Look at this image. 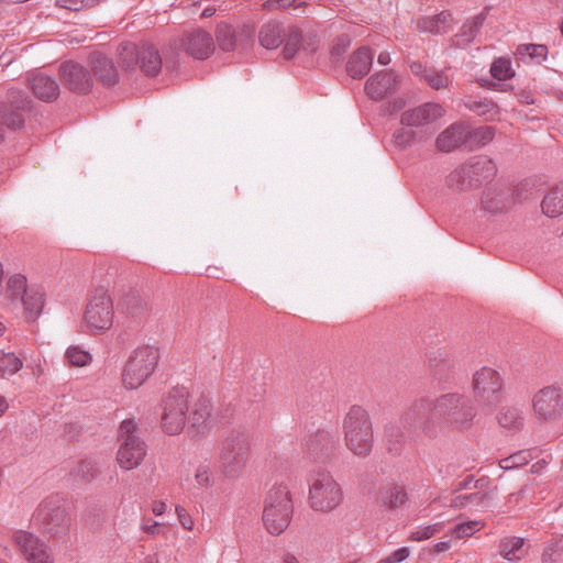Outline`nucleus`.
Masks as SVG:
<instances>
[{
	"mask_svg": "<svg viewBox=\"0 0 563 563\" xmlns=\"http://www.w3.org/2000/svg\"><path fill=\"white\" fill-rule=\"evenodd\" d=\"M476 415L472 399L463 393L451 391L434 398H417L404 411L401 424L418 437L432 441L445 431L468 430Z\"/></svg>",
	"mask_w": 563,
	"mask_h": 563,
	"instance_id": "nucleus-1",
	"label": "nucleus"
},
{
	"mask_svg": "<svg viewBox=\"0 0 563 563\" xmlns=\"http://www.w3.org/2000/svg\"><path fill=\"white\" fill-rule=\"evenodd\" d=\"M345 448L356 457L365 459L374 448V428L368 411L362 406L350 407L342 420Z\"/></svg>",
	"mask_w": 563,
	"mask_h": 563,
	"instance_id": "nucleus-2",
	"label": "nucleus"
},
{
	"mask_svg": "<svg viewBox=\"0 0 563 563\" xmlns=\"http://www.w3.org/2000/svg\"><path fill=\"white\" fill-rule=\"evenodd\" d=\"M308 482V504L317 512L329 514L343 501L344 494L341 484L328 470L310 472Z\"/></svg>",
	"mask_w": 563,
	"mask_h": 563,
	"instance_id": "nucleus-3",
	"label": "nucleus"
},
{
	"mask_svg": "<svg viewBox=\"0 0 563 563\" xmlns=\"http://www.w3.org/2000/svg\"><path fill=\"white\" fill-rule=\"evenodd\" d=\"M294 515L291 493L286 484H275L264 498L263 523L272 536H279L289 526Z\"/></svg>",
	"mask_w": 563,
	"mask_h": 563,
	"instance_id": "nucleus-4",
	"label": "nucleus"
},
{
	"mask_svg": "<svg viewBox=\"0 0 563 563\" xmlns=\"http://www.w3.org/2000/svg\"><path fill=\"white\" fill-rule=\"evenodd\" d=\"M159 360L158 349L140 345L128 356L122 369V383L126 389H137L155 372Z\"/></svg>",
	"mask_w": 563,
	"mask_h": 563,
	"instance_id": "nucleus-5",
	"label": "nucleus"
},
{
	"mask_svg": "<svg viewBox=\"0 0 563 563\" xmlns=\"http://www.w3.org/2000/svg\"><path fill=\"white\" fill-rule=\"evenodd\" d=\"M471 386L474 400L482 411L493 412L501 401L504 379L493 367L483 366L475 371Z\"/></svg>",
	"mask_w": 563,
	"mask_h": 563,
	"instance_id": "nucleus-6",
	"label": "nucleus"
},
{
	"mask_svg": "<svg viewBox=\"0 0 563 563\" xmlns=\"http://www.w3.org/2000/svg\"><path fill=\"white\" fill-rule=\"evenodd\" d=\"M189 394L183 387L169 390L161 402L159 426L168 435L179 434L187 422L189 412Z\"/></svg>",
	"mask_w": 563,
	"mask_h": 563,
	"instance_id": "nucleus-7",
	"label": "nucleus"
},
{
	"mask_svg": "<svg viewBox=\"0 0 563 563\" xmlns=\"http://www.w3.org/2000/svg\"><path fill=\"white\" fill-rule=\"evenodd\" d=\"M250 441L246 433L232 431L222 442L219 453V466L227 477L239 476L249 460Z\"/></svg>",
	"mask_w": 563,
	"mask_h": 563,
	"instance_id": "nucleus-8",
	"label": "nucleus"
},
{
	"mask_svg": "<svg viewBox=\"0 0 563 563\" xmlns=\"http://www.w3.org/2000/svg\"><path fill=\"white\" fill-rule=\"evenodd\" d=\"M145 442L137 434L136 423L126 419L120 424V446L117 460L121 468L130 471L136 468L146 455Z\"/></svg>",
	"mask_w": 563,
	"mask_h": 563,
	"instance_id": "nucleus-9",
	"label": "nucleus"
},
{
	"mask_svg": "<svg viewBox=\"0 0 563 563\" xmlns=\"http://www.w3.org/2000/svg\"><path fill=\"white\" fill-rule=\"evenodd\" d=\"M85 322L92 332L111 328L114 318L113 301L103 289H97L88 301Z\"/></svg>",
	"mask_w": 563,
	"mask_h": 563,
	"instance_id": "nucleus-10",
	"label": "nucleus"
},
{
	"mask_svg": "<svg viewBox=\"0 0 563 563\" xmlns=\"http://www.w3.org/2000/svg\"><path fill=\"white\" fill-rule=\"evenodd\" d=\"M35 519L54 536L65 534L70 526L69 515L58 498L44 500L36 510Z\"/></svg>",
	"mask_w": 563,
	"mask_h": 563,
	"instance_id": "nucleus-11",
	"label": "nucleus"
},
{
	"mask_svg": "<svg viewBox=\"0 0 563 563\" xmlns=\"http://www.w3.org/2000/svg\"><path fill=\"white\" fill-rule=\"evenodd\" d=\"M532 409L536 417L543 421H555L563 413V389L556 386H547L534 394Z\"/></svg>",
	"mask_w": 563,
	"mask_h": 563,
	"instance_id": "nucleus-12",
	"label": "nucleus"
},
{
	"mask_svg": "<svg viewBox=\"0 0 563 563\" xmlns=\"http://www.w3.org/2000/svg\"><path fill=\"white\" fill-rule=\"evenodd\" d=\"M445 113L446 110L441 103L429 101L405 110L400 115V123L408 128H429Z\"/></svg>",
	"mask_w": 563,
	"mask_h": 563,
	"instance_id": "nucleus-13",
	"label": "nucleus"
},
{
	"mask_svg": "<svg viewBox=\"0 0 563 563\" xmlns=\"http://www.w3.org/2000/svg\"><path fill=\"white\" fill-rule=\"evenodd\" d=\"M338 446V434L334 430L319 429L306 438L303 451L314 461L330 460Z\"/></svg>",
	"mask_w": 563,
	"mask_h": 563,
	"instance_id": "nucleus-14",
	"label": "nucleus"
},
{
	"mask_svg": "<svg viewBox=\"0 0 563 563\" xmlns=\"http://www.w3.org/2000/svg\"><path fill=\"white\" fill-rule=\"evenodd\" d=\"M187 422L188 434L191 439H199L207 435L214 423L210 400L205 397L199 398L191 407Z\"/></svg>",
	"mask_w": 563,
	"mask_h": 563,
	"instance_id": "nucleus-15",
	"label": "nucleus"
},
{
	"mask_svg": "<svg viewBox=\"0 0 563 563\" xmlns=\"http://www.w3.org/2000/svg\"><path fill=\"white\" fill-rule=\"evenodd\" d=\"M59 75L64 86L76 93H87L92 87L89 71L78 63H63L59 67Z\"/></svg>",
	"mask_w": 563,
	"mask_h": 563,
	"instance_id": "nucleus-16",
	"label": "nucleus"
},
{
	"mask_svg": "<svg viewBox=\"0 0 563 563\" xmlns=\"http://www.w3.org/2000/svg\"><path fill=\"white\" fill-rule=\"evenodd\" d=\"M288 32V38L283 48V55L286 59H291L298 52L312 54L318 49L320 40L314 32L303 33L295 25H291Z\"/></svg>",
	"mask_w": 563,
	"mask_h": 563,
	"instance_id": "nucleus-17",
	"label": "nucleus"
},
{
	"mask_svg": "<svg viewBox=\"0 0 563 563\" xmlns=\"http://www.w3.org/2000/svg\"><path fill=\"white\" fill-rule=\"evenodd\" d=\"M13 540L29 562L53 563V560L46 550L45 543H43L33 533L20 530L14 533Z\"/></svg>",
	"mask_w": 563,
	"mask_h": 563,
	"instance_id": "nucleus-18",
	"label": "nucleus"
},
{
	"mask_svg": "<svg viewBox=\"0 0 563 563\" xmlns=\"http://www.w3.org/2000/svg\"><path fill=\"white\" fill-rule=\"evenodd\" d=\"M216 37L222 51L231 52L243 48L250 44L252 30L246 26L233 27L228 23H220L217 26Z\"/></svg>",
	"mask_w": 563,
	"mask_h": 563,
	"instance_id": "nucleus-19",
	"label": "nucleus"
},
{
	"mask_svg": "<svg viewBox=\"0 0 563 563\" xmlns=\"http://www.w3.org/2000/svg\"><path fill=\"white\" fill-rule=\"evenodd\" d=\"M399 84V77L393 70H380L371 76L365 84L366 95L373 100H382L393 93Z\"/></svg>",
	"mask_w": 563,
	"mask_h": 563,
	"instance_id": "nucleus-20",
	"label": "nucleus"
},
{
	"mask_svg": "<svg viewBox=\"0 0 563 563\" xmlns=\"http://www.w3.org/2000/svg\"><path fill=\"white\" fill-rule=\"evenodd\" d=\"M410 71L419 80L427 84L433 90L448 89L452 86V77L446 70L438 69L433 66H426L420 62L409 63Z\"/></svg>",
	"mask_w": 563,
	"mask_h": 563,
	"instance_id": "nucleus-21",
	"label": "nucleus"
},
{
	"mask_svg": "<svg viewBox=\"0 0 563 563\" xmlns=\"http://www.w3.org/2000/svg\"><path fill=\"white\" fill-rule=\"evenodd\" d=\"M183 45L186 52L196 59H206L214 51L213 37L203 30H195L185 35Z\"/></svg>",
	"mask_w": 563,
	"mask_h": 563,
	"instance_id": "nucleus-22",
	"label": "nucleus"
},
{
	"mask_svg": "<svg viewBox=\"0 0 563 563\" xmlns=\"http://www.w3.org/2000/svg\"><path fill=\"white\" fill-rule=\"evenodd\" d=\"M27 85L34 96L45 102L55 100L59 95V85L57 81L40 70L32 71L27 75Z\"/></svg>",
	"mask_w": 563,
	"mask_h": 563,
	"instance_id": "nucleus-23",
	"label": "nucleus"
},
{
	"mask_svg": "<svg viewBox=\"0 0 563 563\" xmlns=\"http://www.w3.org/2000/svg\"><path fill=\"white\" fill-rule=\"evenodd\" d=\"M470 128L462 122H456L442 131L437 140L435 146L441 152H452L453 150L468 142Z\"/></svg>",
	"mask_w": 563,
	"mask_h": 563,
	"instance_id": "nucleus-24",
	"label": "nucleus"
},
{
	"mask_svg": "<svg viewBox=\"0 0 563 563\" xmlns=\"http://www.w3.org/2000/svg\"><path fill=\"white\" fill-rule=\"evenodd\" d=\"M119 311L134 322L145 320L150 314L148 301L136 292L124 295L119 301Z\"/></svg>",
	"mask_w": 563,
	"mask_h": 563,
	"instance_id": "nucleus-25",
	"label": "nucleus"
},
{
	"mask_svg": "<svg viewBox=\"0 0 563 563\" xmlns=\"http://www.w3.org/2000/svg\"><path fill=\"white\" fill-rule=\"evenodd\" d=\"M291 25H284L278 21H269L265 23L258 34L260 43L267 49H275L280 44L286 45L289 30Z\"/></svg>",
	"mask_w": 563,
	"mask_h": 563,
	"instance_id": "nucleus-26",
	"label": "nucleus"
},
{
	"mask_svg": "<svg viewBox=\"0 0 563 563\" xmlns=\"http://www.w3.org/2000/svg\"><path fill=\"white\" fill-rule=\"evenodd\" d=\"M23 312L27 321H35L41 316L46 302V295L41 286H30L22 297Z\"/></svg>",
	"mask_w": 563,
	"mask_h": 563,
	"instance_id": "nucleus-27",
	"label": "nucleus"
},
{
	"mask_svg": "<svg viewBox=\"0 0 563 563\" xmlns=\"http://www.w3.org/2000/svg\"><path fill=\"white\" fill-rule=\"evenodd\" d=\"M490 497V487L482 486V488H474L467 493L455 495L451 499V506L454 508H484Z\"/></svg>",
	"mask_w": 563,
	"mask_h": 563,
	"instance_id": "nucleus-28",
	"label": "nucleus"
},
{
	"mask_svg": "<svg viewBox=\"0 0 563 563\" xmlns=\"http://www.w3.org/2000/svg\"><path fill=\"white\" fill-rule=\"evenodd\" d=\"M90 64L95 76L107 86L114 85L118 80V71L111 59L100 53L90 55Z\"/></svg>",
	"mask_w": 563,
	"mask_h": 563,
	"instance_id": "nucleus-29",
	"label": "nucleus"
},
{
	"mask_svg": "<svg viewBox=\"0 0 563 563\" xmlns=\"http://www.w3.org/2000/svg\"><path fill=\"white\" fill-rule=\"evenodd\" d=\"M452 14L448 11H442L432 16H423L418 20L417 27L421 32L442 35L448 33L452 27Z\"/></svg>",
	"mask_w": 563,
	"mask_h": 563,
	"instance_id": "nucleus-30",
	"label": "nucleus"
},
{
	"mask_svg": "<svg viewBox=\"0 0 563 563\" xmlns=\"http://www.w3.org/2000/svg\"><path fill=\"white\" fill-rule=\"evenodd\" d=\"M470 174L473 176L474 185L477 186L481 183L490 179L496 174V165L487 156L479 155L472 157L465 163Z\"/></svg>",
	"mask_w": 563,
	"mask_h": 563,
	"instance_id": "nucleus-31",
	"label": "nucleus"
},
{
	"mask_svg": "<svg viewBox=\"0 0 563 563\" xmlns=\"http://www.w3.org/2000/svg\"><path fill=\"white\" fill-rule=\"evenodd\" d=\"M9 99L16 111H11L3 115L4 124L13 130L20 129L24 124V118L21 110H29L31 100L20 91H11Z\"/></svg>",
	"mask_w": 563,
	"mask_h": 563,
	"instance_id": "nucleus-32",
	"label": "nucleus"
},
{
	"mask_svg": "<svg viewBox=\"0 0 563 563\" xmlns=\"http://www.w3.org/2000/svg\"><path fill=\"white\" fill-rule=\"evenodd\" d=\"M374 54L366 47H361L356 52H354L349 58L346 65L347 74L354 78L358 79L365 76L371 66L373 64Z\"/></svg>",
	"mask_w": 563,
	"mask_h": 563,
	"instance_id": "nucleus-33",
	"label": "nucleus"
},
{
	"mask_svg": "<svg viewBox=\"0 0 563 563\" xmlns=\"http://www.w3.org/2000/svg\"><path fill=\"white\" fill-rule=\"evenodd\" d=\"M482 208L490 213H499L508 209L510 194L508 190L487 188L482 196Z\"/></svg>",
	"mask_w": 563,
	"mask_h": 563,
	"instance_id": "nucleus-34",
	"label": "nucleus"
},
{
	"mask_svg": "<svg viewBox=\"0 0 563 563\" xmlns=\"http://www.w3.org/2000/svg\"><path fill=\"white\" fill-rule=\"evenodd\" d=\"M140 67L147 76H155L162 69V57L158 51L148 44L140 47Z\"/></svg>",
	"mask_w": 563,
	"mask_h": 563,
	"instance_id": "nucleus-35",
	"label": "nucleus"
},
{
	"mask_svg": "<svg viewBox=\"0 0 563 563\" xmlns=\"http://www.w3.org/2000/svg\"><path fill=\"white\" fill-rule=\"evenodd\" d=\"M485 20H486V15L484 13H478L474 18H472L471 20L466 21L462 25L459 34L456 35V37H457V45L459 46H466L470 43H472L477 37V35L479 34L481 29L483 27Z\"/></svg>",
	"mask_w": 563,
	"mask_h": 563,
	"instance_id": "nucleus-36",
	"label": "nucleus"
},
{
	"mask_svg": "<svg viewBox=\"0 0 563 563\" xmlns=\"http://www.w3.org/2000/svg\"><path fill=\"white\" fill-rule=\"evenodd\" d=\"M541 207L544 214L551 218L563 213V183L550 190L543 198Z\"/></svg>",
	"mask_w": 563,
	"mask_h": 563,
	"instance_id": "nucleus-37",
	"label": "nucleus"
},
{
	"mask_svg": "<svg viewBox=\"0 0 563 563\" xmlns=\"http://www.w3.org/2000/svg\"><path fill=\"white\" fill-rule=\"evenodd\" d=\"M499 426L508 430H520L523 427V412L515 406H506L497 415Z\"/></svg>",
	"mask_w": 563,
	"mask_h": 563,
	"instance_id": "nucleus-38",
	"label": "nucleus"
},
{
	"mask_svg": "<svg viewBox=\"0 0 563 563\" xmlns=\"http://www.w3.org/2000/svg\"><path fill=\"white\" fill-rule=\"evenodd\" d=\"M446 185L454 190L461 191L475 186L466 164L461 165L449 174Z\"/></svg>",
	"mask_w": 563,
	"mask_h": 563,
	"instance_id": "nucleus-39",
	"label": "nucleus"
},
{
	"mask_svg": "<svg viewBox=\"0 0 563 563\" xmlns=\"http://www.w3.org/2000/svg\"><path fill=\"white\" fill-rule=\"evenodd\" d=\"M517 54L525 63L541 64L548 56V47L542 44H522L517 47Z\"/></svg>",
	"mask_w": 563,
	"mask_h": 563,
	"instance_id": "nucleus-40",
	"label": "nucleus"
},
{
	"mask_svg": "<svg viewBox=\"0 0 563 563\" xmlns=\"http://www.w3.org/2000/svg\"><path fill=\"white\" fill-rule=\"evenodd\" d=\"M465 107L477 115L485 117L486 119H493L498 113L497 104L486 98H468L465 101Z\"/></svg>",
	"mask_w": 563,
	"mask_h": 563,
	"instance_id": "nucleus-41",
	"label": "nucleus"
},
{
	"mask_svg": "<svg viewBox=\"0 0 563 563\" xmlns=\"http://www.w3.org/2000/svg\"><path fill=\"white\" fill-rule=\"evenodd\" d=\"M23 366V362L14 353H5L0 350V377H10L18 373Z\"/></svg>",
	"mask_w": 563,
	"mask_h": 563,
	"instance_id": "nucleus-42",
	"label": "nucleus"
},
{
	"mask_svg": "<svg viewBox=\"0 0 563 563\" xmlns=\"http://www.w3.org/2000/svg\"><path fill=\"white\" fill-rule=\"evenodd\" d=\"M523 539L519 537L505 538L500 541V553L508 561H517L521 559V549L523 547Z\"/></svg>",
	"mask_w": 563,
	"mask_h": 563,
	"instance_id": "nucleus-43",
	"label": "nucleus"
},
{
	"mask_svg": "<svg viewBox=\"0 0 563 563\" xmlns=\"http://www.w3.org/2000/svg\"><path fill=\"white\" fill-rule=\"evenodd\" d=\"M379 498L386 507L397 508L406 503L407 494L404 488L399 486H391L382 490Z\"/></svg>",
	"mask_w": 563,
	"mask_h": 563,
	"instance_id": "nucleus-44",
	"label": "nucleus"
},
{
	"mask_svg": "<svg viewBox=\"0 0 563 563\" xmlns=\"http://www.w3.org/2000/svg\"><path fill=\"white\" fill-rule=\"evenodd\" d=\"M140 47L132 43L122 44L119 48V57L121 64L130 69L134 68L140 63Z\"/></svg>",
	"mask_w": 563,
	"mask_h": 563,
	"instance_id": "nucleus-45",
	"label": "nucleus"
},
{
	"mask_svg": "<svg viewBox=\"0 0 563 563\" xmlns=\"http://www.w3.org/2000/svg\"><path fill=\"white\" fill-rule=\"evenodd\" d=\"M416 139L417 132L400 128L393 133V145L398 151H405L413 145Z\"/></svg>",
	"mask_w": 563,
	"mask_h": 563,
	"instance_id": "nucleus-46",
	"label": "nucleus"
},
{
	"mask_svg": "<svg viewBox=\"0 0 563 563\" xmlns=\"http://www.w3.org/2000/svg\"><path fill=\"white\" fill-rule=\"evenodd\" d=\"M531 460V451L522 450L500 460L499 465L504 470H512L528 464Z\"/></svg>",
	"mask_w": 563,
	"mask_h": 563,
	"instance_id": "nucleus-47",
	"label": "nucleus"
},
{
	"mask_svg": "<svg viewBox=\"0 0 563 563\" xmlns=\"http://www.w3.org/2000/svg\"><path fill=\"white\" fill-rule=\"evenodd\" d=\"M29 288L25 276L21 274H15L8 279L7 289L12 300L21 298Z\"/></svg>",
	"mask_w": 563,
	"mask_h": 563,
	"instance_id": "nucleus-48",
	"label": "nucleus"
},
{
	"mask_svg": "<svg viewBox=\"0 0 563 563\" xmlns=\"http://www.w3.org/2000/svg\"><path fill=\"white\" fill-rule=\"evenodd\" d=\"M65 357L73 366H86L90 364L92 357L90 353L80 346H69L66 350Z\"/></svg>",
	"mask_w": 563,
	"mask_h": 563,
	"instance_id": "nucleus-49",
	"label": "nucleus"
},
{
	"mask_svg": "<svg viewBox=\"0 0 563 563\" xmlns=\"http://www.w3.org/2000/svg\"><path fill=\"white\" fill-rule=\"evenodd\" d=\"M490 74L494 78L498 80H507L510 79L515 71L511 67V63L509 59L500 57L496 59L490 66Z\"/></svg>",
	"mask_w": 563,
	"mask_h": 563,
	"instance_id": "nucleus-50",
	"label": "nucleus"
},
{
	"mask_svg": "<svg viewBox=\"0 0 563 563\" xmlns=\"http://www.w3.org/2000/svg\"><path fill=\"white\" fill-rule=\"evenodd\" d=\"M495 129L493 126H481L473 131L470 130L468 142L472 145L483 146L493 141Z\"/></svg>",
	"mask_w": 563,
	"mask_h": 563,
	"instance_id": "nucleus-51",
	"label": "nucleus"
},
{
	"mask_svg": "<svg viewBox=\"0 0 563 563\" xmlns=\"http://www.w3.org/2000/svg\"><path fill=\"white\" fill-rule=\"evenodd\" d=\"M488 484L489 481L487 477H481L478 479H475L473 475H468L464 479L454 484L453 493L455 495L463 490L467 493L473 490L474 488H482V486H487Z\"/></svg>",
	"mask_w": 563,
	"mask_h": 563,
	"instance_id": "nucleus-52",
	"label": "nucleus"
},
{
	"mask_svg": "<svg viewBox=\"0 0 563 563\" xmlns=\"http://www.w3.org/2000/svg\"><path fill=\"white\" fill-rule=\"evenodd\" d=\"M482 527H483V525L479 521H476V520L463 522V523L457 525L453 529V536L456 539H462L464 537H470L474 532L478 531Z\"/></svg>",
	"mask_w": 563,
	"mask_h": 563,
	"instance_id": "nucleus-53",
	"label": "nucleus"
},
{
	"mask_svg": "<svg viewBox=\"0 0 563 563\" xmlns=\"http://www.w3.org/2000/svg\"><path fill=\"white\" fill-rule=\"evenodd\" d=\"M95 464L91 461H82L75 471L76 478L82 482H90L95 477Z\"/></svg>",
	"mask_w": 563,
	"mask_h": 563,
	"instance_id": "nucleus-54",
	"label": "nucleus"
},
{
	"mask_svg": "<svg viewBox=\"0 0 563 563\" xmlns=\"http://www.w3.org/2000/svg\"><path fill=\"white\" fill-rule=\"evenodd\" d=\"M166 526L152 518H143L141 521V530L151 536L165 534Z\"/></svg>",
	"mask_w": 563,
	"mask_h": 563,
	"instance_id": "nucleus-55",
	"label": "nucleus"
},
{
	"mask_svg": "<svg viewBox=\"0 0 563 563\" xmlns=\"http://www.w3.org/2000/svg\"><path fill=\"white\" fill-rule=\"evenodd\" d=\"M349 46V37L346 35L339 36L331 48V57L333 62L339 63Z\"/></svg>",
	"mask_w": 563,
	"mask_h": 563,
	"instance_id": "nucleus-56",
	"label": "nucleus"
},
{
	"mask_svg": "<svg viewBox=\"0 0 563 563\" xmlns=\"http://www.w3.org/2000/svg\"><path fill=\"white\" fill-rule=\"evenodd\" d=\"M296 0H266L262 3V8L266 11H283L295 7Z\"/></svg>",
	"mask_w": 563,
	"mask_h": 563,
	"instance_id": "nucleus-57",
	"label": "nucleus"
},
{
	"mask_svg": "<svg viewBox=\"0 0 563 563\" xmlns=\"http://www.w3.org/2000/svg\"><path fill=\"white\" fill-rule=\"evenodd\" d=\"M440 528H441L440 523L430 525V526L420 528L419 530L412 532L411 539L416 540V541L427 540V539L431 538L432 536H434L437 532H439Z\"/></svg>",
	"mask_w": 563,
	"mask_h": 563,
	"instance_id": "nucleus-58",
	"label": "nucleus"
},
{
	"mask_svg": "<svg viewBox=\"0 0 563 563\" xmlns=\"http://www.w3.org/2000/svg\"><path fill=\"white\" fill-rule=\"evenodd\" d=\"M196 481L200 486H209L211 484V471L208 465H200L196 471Z\"/></svg>",
	"mask_w": 563,
	"mask_h": 563,
	"instance_id": "nucleus-59",
	"label": "nucleus"
},
{
	"mask_svg": "<svg viewBox=\"0 0 563 563\" xmlns=\"http://www.w3.org/2000/svg\"><path fill=\"white\" fill-rule=\"evenodd\" d=\"M560 544L558 541L552 542L548 544L542 553V562L543 563H551L556 560V556L559 554Z\"/></svg>",
	"mask_w": 563,
	"mask_h": 563,
	"instance_id": "nucleus-60",
	"label": "nucleus"
},
{
	"mask_svg": "<svg viewBox=\"0 0 563 563\" xmlns=\"http://www.w3.org/2000/svg\"><path fill=\"white\" fill-rule=\"evenodd\" d=\"M409 549L407 547H404L394 551L390 555L384 559L382 563H401L409 556Z\"/></svg>",
	"mask_w": 563,
	"mask_h": 563,
	"instance_id": "nucleus-61",
	"label": "nucleus"
},
{
	"mask_svg": "<svg viewBox=\"0 0 563 563\" xmlns=\"http://www.w3.org/2000/svg\"><path fill=\"white\" fill-rule=\"evenodd\" d=\"M176 512L181 526L187 530H191L194 528V520L187 510L181 506H176Z\"/></svg>",
	"mask_w": 563,
	"mask_h": 563,
	"instance_id": "nucleus-62",
	"label": "nucleus"
},
{
	"mask_svg": "<svg viewBox=\"0 0 563 563\" xmlns=\"http://www.w3.org/2000/svg\"><path fill=\"white\" fill-rule=\"evenodd\" d=\"M56 5L59 8L78 11L82 9L81 0H57Z\"/></svg>",
	"mask_w": 563,
	"mask_h": 563,
	"instance_id": "nucleus-63",
	"label": "nucleus"
},
{
	"mask_svg": "<svg viewBox=\"0 0 563 563\" xmlns=\"http://www.w3.org/2000/svg\"><path fill=\"white\" fill-rule=\"evenodd\" d=\"M456 472V466L454 464H448L441 468H439V474L442 478L450 477Z\"/></svg>",
	"mask_w": 563,
	"mask_h": 563,
	"instance_id": "nucleus-64",
	"label": "nucleus"
}]
</instances>
